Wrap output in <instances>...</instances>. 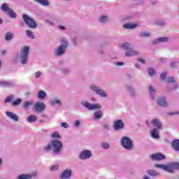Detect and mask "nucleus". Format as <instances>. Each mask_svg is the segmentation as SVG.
Returning a JSON list of instances; mask_svg holds the SVG:
<instances>
[{
    "mask_svg": "<svg viewBox=\"0 0 179 179\" xmlns=\"http://www.w3.org/2000/svg\"><path fill=\"white\" fill-rule=\"evenodd\" d=\"M30 52V48L29 46H24L22 48L20 53V62L22 65H26L29 62V52Z\"/></svg>",
    "mask_w": 179,
    "mask_h": 179,
    "instance_id": "nucleus-2",
    "label": "nucleus"
},
{
    "mask_svg": "<svg viewBox=\"0 0 179 179\" xmlns=\"http://www.w3.org/2000/svg\"><path fill=\"white\" fill-rule=\"evenodd\" d=\"M99 22L101 23H106V22H108V17L106 15H102L99 17Z\"/></svg>",
    "mask_w": 179,
    "mask_h": 179,
    "instance_id": "nucleus-31",
    "label": "nucleus"
},
{
    "mask_svg": "<svg viewBox=\"0 0 179 179\" xmlns=\"http://www.w3.org/2000/svg\"><path fill=\"white\" fill-rule=\"evenodd\" d=\"M46 23H48L49 24H50V26H53L54 25V22L48 20H45Z\"/></svg>",
    "mask_w": 179,
    "mask_h": 179,
    "instance_id": "nucleus-50",
    "label": "nucleus"
},
{
    "mask_svg": "<svg viewBox=\"0 0 179 179\" xmlns=\"http://www.w3.org/2000/svg\"><path fill=\"white\" fill-rule=\"evenodd\" d=\"M52 138H60L59 134L58 132H54L51 134Z\"/></svg>",
    "mask_w": 179,
    "mask_h": 179,
    "instance_id": "nucleus-45",
    "label": "nucleus"
},
{
    "mask_svg": "<svg viewBox=\"0 0 179 179\" xmlns=\"http://www.w3.org/2000/svg\"><path fill=\"white\" fill-rule=\"evenodd\" d=\"M143 179H150V178H149V177L145 176V177H144Z\"/></svg>",
    "mask_w": 179,
    "mask_h": 179,
    "instance_id": "nucleus-57",
    "label": "nucleus"
},
{
    "mask_svg": "<svg viewBox=\"0 0 179 179\" xmlns=\"http://www.w3.org/2000/svg\"><path fill=\"white\" fill-rule=\"evenodd\" d=\"M148 173L149 174V176H159L160 174L159 173V172H156L155 171H153V170H148Z\"/></svg>",
    "mask_w": 179,
    "mask_h": 179,
    "instance_id": "nucleus-33",
    "label": "nucleus"
},
{
    "mask_svg": "<svg viewBox=\"0 0 179 179\" xmlns=\"http://www.w3.org/2000/svg\"><path fill=\"white\" fill-rule=\"evenodd\" d=\"M120 145L126 150H132L134 149V143L132 140L127 136H123L120 140Z\"/></svg>",
    "mask_w": 179,
    "mask_h": 179,
    "instance_id": "nucleus-4",
    "label": "nucleus"
},
{
    "mask_svg": "<svg viewBox=\"0 0 179 179\" xmlns=\"http://www.w3.org/2000/svg\"><path fill=\"white\" fill-rule=\"evenodd\" d=\"M51 149H52V145L51 143L50 144H48L47 146L43 148L44 152H50V150H51Z\"/></svg>",
    "mask_w": 179,
    "mask_h": 179,
    "instance_id": "nucleus-35",
    "label": "nucleus"
},
{
    "mask_svg": "<svg viewBox=\"0 0 179 179\" xmlns=\"http://www.w3.org/2000/svg\"><path fill=\"white\" fill-rule=\"evenodd\" d=\"M148 73L150 76H153L156 72L155 71V69H148Z\"/></svg>",
    "mask_w": 179,
    "mask_h": 179,
    "instance_id": "nucleus-42",
    "label": "nucleus"
},
{
    "mask_svg": "<svg viewBox=\"0 0 179 179\" xmlns=\"http://www.w3.org/2000/svg\"><path fill=\"white\" fill-rule=\"evenodd\" d=\"M33 104H34L33 100L27 101L24 102L23 107H24V108H29V107H30L31 106H33Z\"/></svg>",
    "mask_w": 179,
    "mask_h": 179,
    "instance_id": "nucleus-30",
    "label": "nucleus"
},
{
    "mask_svg": "<svg viewBox=\"0 0 179 179\" xmlns=\"http://www.w3.org/2000/svg\"><path fill=\"white\" fill-rule=\"evenodd\" d=\"M150 158L152 159V160H155V161L158 162L159 160H164L166 157L162 154L156 153V154L152 155L150 156Z\"/></svg>",
    "mask_w": 179,
    "mask_h": 179,
    "instance_id": "nucleus-14",
    "label": "nucleus"
},
{
    "mask_svg": "<svg viewBox=\"0 0 179 179\" xmlns=\"http://www.w3.org/2000/svg\"><path fill=\"white\" fill-rule=\"evenodd\" d=\"M115 65H117V66H122V65H124V62H117L115 63Z\"/></svg>",
    "mask_w": 179,
    "mask_h": 179,
    "instance_id": "nucleus-49",
    "label": "nucleus"
},
{
    "mask_svg": "<svg viewBox=\"0 0 179 179\" xmlns=\"http://www.w3.org/2000/svg\"><path fill=\"white\" fill-rule=\"evenodd\" d=\"M171 146L174 150L178 151L179 152V140L176 139L171 143Z\"/></svg>",
    "mask_w": 179,
    "mask_h": 179,
    "instance_id": "nucleus-20",
    "label": "nucleus"
},
{
    "mask_svg": "<svg viewBox=\"0 0 179 179\" xmlns=\"http://www.w3.org/2000/svg\"><path fill=\"white\" fill-rule=\"evenodd\" d=\"M176 64H177V62H173L172 63H171V66H172V68H174V66H176Z\"/></svg>",
    "mask_w": 179,
    "mask_h": 179,
    "instance_id": "nucleus-53",
    "label": "nucleus"
},
{
    "mask_svg": "<svg viewBox=\"0 0 179 179\" xmlns=\"http://www.w3.org/2000/svg\"><path fill=\"white\" fill-rule=\"evenodd\" d=\"M5 52H6V51L3 50V51L1 52V54L3 55V54H5Z\"/></svg>",
    "mask_w": 179,
    "mask_h": 179,
    "instance_id": "nucleus-56",
    "label": "nucleus"
},
{
    "mask_svg": "<svg viewBox=\"0 0 179 179\" xmlns=\"http://www.w3.org/2000/svg\"><path fill=\"white\" fill-rule=\"evenodd\" d=\"M136 68H139V65L136 64Z\"/></svg>",
    "mask_w": 179,
    "mask_h": 179,
    "instance_id": "nucleus-61",
    "label": "nucleus"
},
{
    "mask_svg": "<svg viewBox=\"0 0 179 179\" xmlns=\"http://www.w3.org/2000/svg\"><path fill=\"white\" fill-rule=\"evenodd\" d=\"M1 9L3 10V12H6L10 17H13V19L16 18V13H15L13 10L9 8L8 4L3 3L1 6Z\"/></svg>",
    "mask_w": 179,
    "mask_h": 179,
    "instance_id": "nucleus-9",
    "label": "nucleus"
},
{
    "mask_svg": "<svg viewBox=\"0 0 179 179\" xmlns=\"http://www.w3.org/2000/svg\"><path fill=\"white\" fill-rule=\"evenodd\" d=\"M38 99H40L41 100H44V99H45V96H47V93H45V92L44 91H39L38 92Z\"/></svg>",
    "mask_w": 179,
    "mask_h": 179,
    "instance_id": "nucleus-28",
    "label": "nucleus"
},
{
    "mask_svg": "<svg viewBox=\"0 0 179 179\" xmlns=\"http://www.w3.org/2000/svg\"><path fill=\"white\" fill-rule=\"evenodd\" d=\"M26 33H27V37H29L30 38H34V34H33V32H31V31L27 30Z\"/></svg>",
    "mask_w": 179,
    "mask_h": 179,
    "instance_id": "nucleus-36",
    "label": "nucleus"
},
{
    "mask_svg": "<svg viewBox=\"0 0 179 179\" xmlns=\"http://www.w3.org/2000/svg\"><path fill=\"white\" fill-rule=\"evenodd\" d=\"M103 149H108L110 148V144L108 143H103L101 145Z\"/></svg>",
    "mask_w": 179,
    "mask_h": 179,
    "instance_id": "nucleus-41",
    "label": "nucleus"
},
{
    "mask_svg": "<svg viewBox=\"0 0 179 179\" xmlns=\"http://www.w3.org/2000/svg\"><path fill=\"white\" fill-rule=\"evenodd\" d=\"M105 128H106V129H108V126L105 125Z\"/></svg>",
    "mask_w": 179,
    "mask_h": 179,
    "instance_id": "nucleus-59",
    "label": "nucleus"
},
{
    "mask_svg": "<svg viewBox=\"0 0 179 179\" xmlns=\"http://www.w3.org/2000/svg\"><path fill=\"white\" fill-rule=\"evenodd\" d=\"M58 169H59V165H52L50 166V171H56Z\"/></svg>",
    "mask_w": 179,
    "mask_h": 179,
    "instance_id": "nucleus-37",
    "label": "nucleus"
},
{
    "mask_svg": "<svg viewBox=\"0 0 179 179\" xmlns=\"http://www.w3.org/2000/svg\"><path fill=\"white\" fill-rule=\"evenodd\" d=\"M90 90H92V92H94V93H96V94H98V96H100L101 97L106 98L108 96V94H107V92H106V91H104L100 87L94 84L90 85Z\"/></svg>",
    "mask_w": 179,
    "mask_h": 179,
    "instance_id": "nucleus-7",
    "label": "nucleus"
},
{
    "mask_svg": "<svg viewBox=\"0 0 179 179\" xmlns=\"http://www.w3.org/2000/svg\"><path fill=\"white\" fill-rule=\"evenodd\" d=\"M103 118V111L97 110L94 113L93 120L97 121V120H100Z\"/></svg>",
    "mask_w": 179,
    "mask_h": 179,
    "instance_id": "nucleus-19",
    "label": "nucleus"
},
{
    "mask_svg": "<svg viewBox=\"0 0 179 179\" xmlns=\"http://www.w3.org/2000/svg\"><path fill=\"white\" fill-rule=\"evenodd\" d=\"M0 65H1V62H0Z\"/></svg>",
    "mask_w": 179,
    "mask_h": 179,
    "instance_id": "nucleus-63",
    "label": "nucleus"
},
{
    "mask_svg": "<svg viewBox=\"0 0 179 179\" xmlns=\"http://www.w3.org/2000/svg\"><path fill=\"white\" fill-rule=\"evenodd\" d=\"M167 82H168L169 83H172V82H174V78H173V77H169V78H168Z\"/></svg>",
    "mask_w": 179,
    "mask_h": 179,
    "instance_id": "nucleus-48",
    "label": "nucleus"
},
{
    "mask_svg": "<svg viewBox=\"0 0 179 179\" xmlns=\"http://www.w3.org/2000/svg\"><path fill=\"white\" fill-rule=\"evenodd\" d=\"M36 174H22L20 175L17 179H31Z\"/></svg>",
    "mask_w": 179,
    "mask_h": 179,
    "instance_id": "nucleus-21",
    "label": "nucleus"
},
{
    "mask_svg": "<svg viewBox=\"0 0 179 179\" xmlns=\"http://www.w3.org/2000/svg\"><path fill=\"white\" fill-rule=\"evenodd\" d=\"M134 55H139V52L129 49L125 52V57H134Z\"/></svg>",
    "mask_w": 179,
    "mask_h": 179,
    "instance_id": "nucleus-18",
    "label": "nucleus"
},
{
    "mask_svg": "<svg viewBox=\"0 0 179 179\" xmlns=\"http://www.w3.org/2000/svg\"><path fill=\"white\" fill-rule=\"evenodd\" d=\"M138 61L139 62H141V64H145V59H143L138 58Z\"/></svg>",
    "mask_w": 179,
    "mask_h": 179,
    "instance_id": "nucleus-52",
    "label": "nucleus"
},
{
    "mask_svg": "<svg viewBox=\"0 0 179 179\" xmlns=\"http://www.w3.org/2000/svg\"><path fill=\"white\" fill-rule=\"evenodd\" d=\"M166 41H169V38L167 37H161L157 38L154 41V44H157V43H166Z\"/></svg>",
    "mask_w": 179,
    "mask_h": 179,
    "instance_id": "nucleus-27",
    "label": "nucleus"
},
{
    "mask_svg": "<svg viewBox=\"0 0 179 179\" xmlns=\"http://www.w3.org/2000/svg\"><path fill=\"white\" fill-rule=\"evenodd\" d=\"M35 2H38V3H41V5H43V6H48L50 5V2L48 0H34Z\"/></svg>",
    "mask_w": 179,
    "mask_h": 179,
    "instance_id": "nucleus-29",
    "label": "nucleus"
},
{
    "mask_svg": "<svg viewBox=\"0 0 179 179\" xmlns=\"http://www.w3.org/2000/svg\"><path fill=\"white\" fill-rule=\"evenodd\" d=\"M60 179H69L72 177V169H67L64 170L60 174Z\"/></svg>",
    "mask_w": 179,
    "mask_h": 179,
    "instance_id": "nucleus-12",
    "label": "nucleus"
},
{
    "mask_svg": "<svg viewBox=\"0 0 179 179\" xmlns=\"http://www.w3.org/2000/svg\"><path fill=\"white\" fill-rule=\"evenodd\" d=\"M59 30H65V27H64L62 25H59Z\"/></svg>",
    "mask_w": 179,
    "mask_h": 179,
    "instance_id": "nucleus-54",
    "label": "nucleus"
},
{
    "mask_svg": "<svg viewBox=\"0 0 179 179\" xmlns=\"http://www.w3.org/2000/svg\"><path fill=\"white\" fill-rule=\"evenodd\" d=\"M62 72H63L64 73H69V69H64L62 70Z\"/></svg>",
    "mask_w": 179,
    "mask_h": 179,
    "instance_id": "nucleus-51",
    "label": "nucleus"
},
{
    "mask_svg": "<svg viewBox=\"0 0 179 179\" xmlns=\"http://www.w3.org/2000/svg\"><path fill=\"white\" fill-rule=\"evenodd\" d=\"M113 128L115 131H120V129H122L124 128V122L122 120H117L113 124Z\"/></svg>",
    "mask_w": 179,
    "mask_h": 179,
    "instance_id": "nucleus-15",
    "label": "nucleus"
},
{
    "mask_svg": "<svg viewBox=\"0 0 179 179\" xmlns=\"http://www.w3.org/2000/svg\"><path fill=\"white\" fill-rule=\"evenodd\" d=\"M155 167L162 169V170H165V171H169V173H173L174 169H178L179 170V163H173L168 166L164 164H155Z\"/></svg>",
    "mask_w": 179,
    "mask_h": 179,
    "instance_id": "nucleus-5",
    "label": "nucleus"
},
{
    "mask_svg": "<svg viewBox=\"0 0 179 179\" xmlns=\"http://www.w3.org/2000/svg\"><path fill=\"white\" fill-rule=\"evenodd\" d=\"M41 75H43V73H41V71L36 72L35 73V78L38 79L40 78V76H41Z\"/></svg>",
    "mask_w": 179,
    "mask_h": 179,
    "instance_id": "nucleus-46",
    "label": "nucleus"
},
{
    "mask_svg": "<svg viewBox=\"0 0 179 179\" xmlns=\"http://www.w3.org/2000/svg\"><path fill=\"white\" fill-rule=\"evenodd\" d=\"M50 103L52 104V106H55L56 104L59 105L61 104V101H59V99H55L50 101Z\"/></svg>",
    "mask_w": 179,
    "mask_h": 179,
    "instance_id": "nucleus-34",
    "label": "nucleus"
},
{
    "mask_svg": "<svg viewBox=\"0 0 179 179\" xmlns=\"http://www.w3.org/2000/svg\"><path fill=\"white\" fill-rule=\"evenodd\" d=\"M14 97L13 95H10V96H8L6 100H5V103H10V101L12 100H13Z\"/></svg>",
    "mask_w": 179,
    "mask_h": 179,
    "instance_id": "nucleus-40",
    "label": "nucleus"
},
{
    "mask_svg": "<svg viewBox=\"0 0 179 179\" xmlns=\"http://www.w3.org/2000/svg\"><path fill=\"white\" fill-rule=\"evenodd\" d=\"M160 78L162 79V80H164V79H166V78H167V72H164L161 74Z\"/></svg>",
    "mask_w": 179,
    "mask_h": 179,
    "instance_id": "nucleus-43",
    "label": "nucleus"
},
{
    "mask_svg": "<svg viewBox=\"0 0 179 179\" xmlns=\"http://www.w3.org/2000/svg\"><path fill=\"white\" fill-rule=\"evenodd\" d=\"M0 86H2L3 87H12L13 84L9 81H0Z\"/></svg>",
    "mask_w": 179,
    "mask_h": 179,
    "instance_id": "nucleus-22",
    "label": "nucleus"
},
{
    "mask_svg": "<svg viewBox=\"0 0 179 179\" xmlns=\"http://www.w3.org/2000/svg\"><path fill=\"white\" fill-rule=\"evenodd\" d=\"M177 87H178V84H175V86L172 88V90L177 89Z\"/></svg>",
    "mask_w": 179,
    "mask_h": 179,
    "instance_id": "nucleus-55",
    "label": "nucleus"
},
{
    "mask_svg": "<svg viewBox=\"0 0 179 179\" xmlns=\"http://www.w3.org/2000/svg\"><path fill=\"white\" fill-rule=\"evenodd\" d=\"M92 150H84L80 153L79 159H80V160H87V159L92 157Z\"/></svg>",
    "mask_w": 179,
    "mask_h": 179,
    "instance_id": "nucleus-11",
    "label": "nucleus"
},
{
    "mask_svg": "<svg viewBox=\"0 0 179 179\" xmlns=\"http://www.w3.org/2000/svg\"><path fill=\"white\" fill-rule=\"evenodd\" d=\"M148 89L151 99H155V96L156 95V90H155L152 85H150Z\"/></svg>",
    "mask_w": 179,
    "mask_h": 179,
    "instance_id": "nucleus-25",
    "label": "nucleus"
},
{
    "mask_svg": "<svg viewBox=\"0 0 179 179\" xmlns=\"http://www.w3.org/2000/svg\"><path fill=\"white\" fill-rule=\"evenodd\" d=\"M12 38H13V34L12 33L8 32L7 34H6L5 39L7 41H9V40H12Z\"/></svg>",
    "mask_w": 179,
    "mask_h": 179,
    "instance_id": "nucleus-32",
    "label": "nucleus"
},
{
    "mask_svg": "<svg viewBox=\"0 0 179 179\" xmlns=\"http://www.w3.org/2000/svg\"><path fill=\"white\" fill-rule=\"evenodd\" d=\"M6 115L8 118H10V120H12V121H15V122H17V121H19V116H17V115H16L12 112L6 111Z\"/></svg>",
    "mask_w": 179,
    "mask_h": 179,
    "instance_id": "nucleus-13",
    "label": "nucleus"
},
{
    "mask_svg": "<svg viewBox=\"0 0 179 179\" xmlns=\"http://www.w3.org/2000/svg\"><path fill=\"white\" fill-rule=\"evenodd\" d=\"M27 121L29 124H31L33 122H36V121H37V116H36V115H31L30 116H29L27 118Z\"/></svg>",
    "mask_w": 179,
    "mask_h": 179,
    "instance_id": "nucleus-23",
    "label": "nucleus"
},
{
    "mask_svg": "<svg viewBox=\"0 0 179 179\" xmlns=\"http://www.w3.org/2000/svg\"><path fill=\"white\" fill-rule=\"evenodd\" d=\"M0 24H2V19H0Z\"/></svg>",
    "mask_w": 179,
    "mask_h": 179,
    "instance_id": "nucleus-58",
    "label": "nucleus"
},
{
    "mask_svg": "<svg viewBox=\"0 0 179 179\" xmlns=\"http://www.w3.org/2000/svg\"><path fill=\"white\" fill-rule=\"evenodd\" d=\"M177 114H179V112H178Z\"/></svg>",
    "mask_w": 179,
    "mask_h": 179,
    "instance_id": "nucleus-62",
    "label": "nucleus"
},
{
    "mask_svg": "<svg viewBox=\"0 0 179 179\" xmlns=\"http://www.w3.org/2000/svg\"><path fill=\"white\" fill-rule=\"evenodd\" d=\"M151 124L156 129L150 130V135L154 139H159V138H160V136L159 135V129L162 128V122H160L159 119H154L151 121Z\"/></svg>",
    "mask_w": 179,
    "mask_h": 179,
    "instance_id": "nucleus-1",
    "label": "nucleus"
},
{
    "mask_svg": "<svg viewBox=\"0 0 179 179\" xmlns=\"http://www.w3.org/2000/svg\"><path fill=\"white\" fill-rule=\"evenodd\" d=\"M52 145V150L55 155H59L62 150V143L59 140H55L50 142Z\"/></svg>",
    "mask_w": 179,
    "mask_h": 179,
    "instance_id": "nucleus-6",
    "label": "nucleus"
},
{
    "mask_svg": "<svg viewBox=\"0 0 179 179\" xmlns=\"http://www.w3.org/2000/svg\"><path fill=\"white\" fill-rule=\"evenodd\" d=\"M136 26H138L136 24L127 23V24H124L123 25V27H124V29H135L136 27Z\"/></svg>",
    "mask_w": 179,
    "mask_h": 179,
    "instance_id": "nucleus-26",
    "label": "nucleus"
},
{
    "mask_svg": "<svg viewBox=\"0 0 179 179\" xmlns=\"http://www.w3.org/2000/svg\"><path fill=\"white\" fill-rule=\"evenodd\" d=\"M73 127L75 128H78V127H79V125H80V121L79 120H76L73 124Z\"/></svg>",
    "mask_w": 179,
    "mask_h": 179,
    "instance_id": "nucleus-44",
    "label": "nucleus"
},
{
    "mask_svg": "<svg viewBox=\"0 0 179 179\" xmlns=\"http://www.w3.org/2000/svg\"><path fill=\"white\" fill-rule=\"evenodd\" d=\"M22 18L24 23L27 24L30 29H36V27H37V24H36V21L34 20L31 17L23 14Z\"/></svg>",
    "mask_w": 179,
    "mask_h": 179,
    "instance_id": "nucleus-8",
    "label": "nucleus"
},
{
    "mask_svg": "<svg viewBox=\"0 0 179 179\" xmlns=\"http://www.w3.org/2000/svg\"><path fill=\"white\" fill-rule=\"evenodd\" d=\"M2 164V159H0V166Z\"/></svg>",
    "mask_w": 179,
    "mask_h": 179,
    "instance_id": "nucleus-60",
    "label": "nucleus"
},
{
    "mask_svg": "<svg viewBox=\"0 0 179 179\" xmlns=\"http://www.w3.org/2000/svg\"><path fill=\"white\" fill-rule=\"evenodd\" d=\"M45 108V105L43 103L38 102L34 106V109L37 113H41Z\"/></svg>",
    "mask_w": 179,
    "mask_h": 179,
    "instance_id": "nucleus-16",
    "label": "nucleus"
},
{
    "mask_svg": "<svg viewBox=\"0 0 179 179\" xmlns=\"http://www.w3.org/2000/svg\"><path fill=\"white\" fill-rule=\"evenodd\" d=\"M140 37H150V34L148 32H141L140 34Z\"/></svg>",
    "mask_w": 179,
    "mask_h": 179,
    "instance_id": "nucleus-38",
    "label": "nucleus"
},
{
    "mask_svg": "<svg viewBox=\"0 0 179 179\" xmlns=\"http://www.w3.org/2000/svg\"><path fill=\"white\" fill-rule=\"evenodd\" d=\"M81 104L85 107L86 108H88V110H98V108H101V105L100 103H90L87 101H83L81 102Z\"/></svg>",
    "mask_w": 179,
    "mask_h": 179,
    "instance_id": "nucleus-10",
    "label": "nucleus"
},
{
    "mask_svg": "<svg viewBox=\"0 0 179 179\" xmlns=\"http://www.w3.org/2000/svg\"><path fill=\"white\" fill-rule=\"evenodd\" d=\"M61 127L62 128H66H66H69V124L66 122H62L61 123Z\"/></svg>",
    "mask_w": 179,
    "mask_h": 179,
    "instance_id": "nucleus-47",
    "label": "nucleus"
},
{
    "mask_svg": "<svg viewBox=\"0 0 179 179\" xmlns=\"http://www.w3.org/2000/svg\"><path fill=\"white\" fill-rule=\"evenodd\" d=\"M60 44L61 45L55 50V54L57 57L65 54V51H66V48L68 47V41L65 38H61Z\"/></svg>",
    "mask_w": 179,
    "mask_h": 179,
    "instance_id": "nucleus-3",
    "label": "nucleus"
},
{
    "mask_svg": "<svg viewBox=\"0 0 179 179\" xmlns=\"http://www.w3.org/2000/svg\"><path fill=\"white\" fill-rule=\"evenodd\" d=\"M22 103V99H17L13 102V106H19Z\"/></svg>",
    "mask_w": 179,
    "mask_h": 179,
    "instance_id": "nucleus-39",
    "label": "nucleus"
},
{
    "mask_svg": "<svg viewBox=\"0 0 179 179\" xmlns=\"http://www.w3.org/2000/svg\"><path fill=\"white\" fill-rule=\"evenodd\" d=\"M122 48L126 51H129V50H132L134 47L130 43H125L122 45Z\"/></svg>",
    "mask_w": 179,
    "mask_h": 179,
    "instance_id": "nucleus-24",
    "label": "nucleus"
},
{
    "mask_svg": "<svg viewBox=\"0 0 179 179\" xmlns=\"http://www.w3.org/2000/svg\"><path fill=\"white\" fill-rule=\"evenodd\" d=\"M157 103L161 107H167L168 103L164 97H160L157 100Z\"/></svg>",
    "mask_w": 179,
    "mask_h": 179,
    "instance_id": "nucleus-17",
    "label": "nucleus"
}]
</instances>
